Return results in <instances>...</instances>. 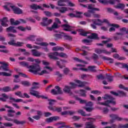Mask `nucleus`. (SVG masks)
<instances>
[{"label": "nucleus", "instance_id": "nucleus-1", "mask_svg": "<svg viewBox=\"0 0 128 128\" xmlns=\"http://www.w3.org/2000/svg\"><path fill=\"white\" fill-rule=\"evenodd\" d=\"M57 56H60V58H68V56L64 52H52L49 55V58H52V60H59Z\"/></svg>", "mask_w": 128, "mask_h": 128}, {"label": "nucleus", "instance_id": "nucleus-2", "mask_svg": "<svg viewBox=\"0 0 128 128\" xmlns=\"http://www.w3.org/2000/svg\"><path fill=\"white\" fill-rule=\"evenodd\" d=\"M88 12L84 14V15L86 18H90L92 16L90 14H94L95 10L100 12V8H94V5L92 4H88Z\"/></svg>", "mask_w": 128, "mask_h": 128}, {"label": "nucleus", "instance_id": "nucleus-3", "mask_svg": "<svg viewBox=\"0 0 128 128\" xmlns=\"http://www.w3.org/2000/svg\"><path fill=\"white\" fill-rule=\"evenodd\" d=\"M32 86H33L32 87L30 90V94H32V96H38L40 92L34 90H38V88H40V83L34 82L32 84Z\"/></svg>", "mask_w": 128, "mask_h": 128}, {"label": "nucleus", "instance_id": "nucleus-4", "mask_svg": "<svg viewBox=\"0 0 128 128\" xmlns=\"http://www.w3.org/2000/svg\"><path fill=\"white\" fill-rule=\"evenodd\" d=\"M29 68H30L29 71L30 72L34 74H40V72L42 70L40 66L38 64H34V65L30 66Z\"/></svg>", "mask_w": 128, "mask_h": 128}, {"label": "nucleus", "instance_id": "nucleus-5", "mask_svg": "<svg viewBox=\"0 0 128 128\" xmlns=\"http://www.w3.org/2000/svg\"><path fill=\"white\" fill-rule=\"evenodd\" d=\"M4 118L6 120H8V122H13L14 124H26V121L23 120V121H20L16 119L12 120L10 118H8L6 116H4Z\"/></svg>", "mask_w": 128, "mask_h": 128}, {"label": "nucleus", "instance_id": "nucleus-6", "mask_svg": "<svg viewBox=\"0 0 128 128\" xmlns=\"http://www.w3.org/2000/svg\"><path fill=\"white\" fill-rule=\"evenodd\" d=\"M55 88L57 91L55 89H52L50 92L52 94H54V96H56L58 94H62V88H60V86H56Z\"/></svg>", "mask_w": 128, "mask_h": 128}, {"label": "nucleus", "instance_id": "nucleus-7", "mask_svg": "<svg viewBox=\"0 0 128 128\" xmlns=\"http://www.w3.org/2000/svg\"><path fill=\"white\" fill-rule=\"evenodd\" d=\"M52 22V19L48 20V18H43L42 22H40V24L42 26H49Z\"/></svg>", "mask_w": 128, "mask_h": 128}, {"label": "nucleus", "instance_id": "nucleus-8", "mask_svg": "<svg viewBox=\"0 0 128 128\" xmlns=\"http://www.w3.org/2000/svg\"><path fill=\"white\" fill-rule=\"evenodd\" d=\"M10 8H12L14 14H22V10L15 6H10Z\"/></svg>", "mask_w": 128, "mask_h": 128}, {"label": "nucleus", "instance_id": "nucleus-9", "mask_svg": "<svg viewBox=\"0 0 128 128\" xmlns=\"http://www.w3.org/2000/svg\"><path fill=\"white\" fill-rule=\"evenodd\" d=\"M0 22H1V26H8V24H6L7 22H8V18L4 17L2 19L0 20Z\"/></svg>", "mask_w": 128, "mask_h": 128}, {"label": "nucleus", "instance_id": "nucleus-10", "mask_svg": "<svg viewBox=\"0 0 128 128\" xmlns=\"http://www.w3.org/2000/svg\"><path fill=\"white\" fill-rule=\"evenodd\" d=\"M60 62H62V64H60V61H57L56 62V65L60 68H66V66L64 65V64L68 62V61L64 60H60Z\"/></svg>", "mask_w": 128, "mask_h": 128}, {"label": "nucleus", "instance_id": "nucleus-11", "mask_svg": "<svg viewBox=\"0 0 128 128\" xmlns=\"http://www.w3.org/2000/svg\"><path fill=\"white\" fill-rule=\"evenodd\" d=\"M58 120H60V117L58 116H54L53 117H50L49 118H46V122L50 123V122H52L54 121Z\"/></svg>", "mask_w": 128, "mask_h": 128}, {"label": "nucleus", "instance_id": "nucleus-12", "mask_svg": "<svg viewBox=\"0 0 128 128\" xmlns=\"http://www.w3.org/2000/svg\"><path fill=\"white\" fill-rule=\"evenodd\" d=\"M88 38H90V40H99L98 35L96 33H91L90 36H88Z\"/></svg>", "mask_w": 128, "mask_h": 128}, {"label": "nucleus", "instance_id": "nucleus-13", "mask_svg": "<svg viewBox=\"0 0 128 128\" xmlns=\"http://www.w3.org/2000/svg\"><path fill=\"white\" fill-rule=\"evenodd\" d=\"M62 28H64V30L66 32H72V26L68 25V24H64L62 26Z\"/></svg>", "mask_w": 128, "mask_h": 128}, {"label": "nucleus", "instance_id": "nucleus-14", "mask_svg": "<svg viewBox=\"0 0 128 128\" xmlns=\"http://www.w3.org/2000/svg\"><path fill=\"white\" fill-rule=\"evenodd\" d=\"M0 68H2L4 72H12V70H10V68H8V64L5 63L4 65L0 66Z\"/></svg>", "mask_w": 128, "mask_h": 128}, {"label": "nucleus", "instance_id": "nucleus-15", "mask_svg": "<svg viewBox=\"0 0 128 128\" xmlns=\"http://www.w3.org/2000/svg\"><path fill=\"white\" fill-rule=\"evenodd\" d=\"M60 28V26H58V24L56 22H54L53 24L52 25V27H48L47 29L48 30L52 31V30H54L58 28Z\"/></svg>", "mask_w": 128, "mask_h": 128}, {"label": "nucleus", "instance_id": "nucleus-16", "mask_svg": "<svg viewBox=\"0 0 128 128\" xmlns=\"http://www.w3.org/2000/svg\"><path fill=\"white\" fill-rule=\"evenodd\" d=\"M118 3L119 4L114 6L115 8H119L121 10H124V8H126V4L122 3Z\"/></svg>", "mask_w": 128, "mask_h": 128}, {"label": "nucleus", "instance_id": "nucleus-17", "mask_svg": "<svg viewBox=\"0 0 128 128\" xmlns=\"http://www.w3.org/2000/svg\"><path fill=\"white\" fill-rule=\"evenodd\" d=\"M110 118H112V120H122V118L114 114H111L110 115Z\"/></svg>", "mask_w": 128, "mask_h": 128}, {"label": "nucleus", "instance_id": "nucleus-18", "mask_svg": "<svg viewBox=\"0 0 128 128\" xmlns=\"http://www.w3.org/2000/svg\"><path fill=\"white\" fill-rule=\"evenodd\" d=\"M10 24L11 26H18L20 24V22L18 20H15L14 18L10 19Z\"/></svg>", "mask_w": 128, "mask_h": 128}, {"label": "nucleus", "instance_id": "nucleus-19", "mask_svg": "<svg viewBox=\"0 0 128 128\" xmlns=\"http://www.w3.org/2000/svg\"><path fill=\"white\" fill-rule=\"evenodd\" d=\"M77 84H79V85H78V86L79 88H82V86H84L85 84H86L88 82H82L80 80H75Z\"/></svg>", "mask_w": 128, "mask_h": 128}, {"label": "nucleus", "instance_id": "nucleus-20", "mask_svg": "<svg viewBox=\"0 0 128 128\" xmlns=\"http://www.w3.org/2000/svg\"><path fill=\"white\" fill-rule=\"evenodd\" d=\"M32 54L34 56H40L42 53L36 50V49H34L32 50Z\"/></svg>", "mask_w": 128, "mask_h": 128}, {"label": "nucleus", "instance_id": "nucleus-21", "mask_svg": "<svg viewBox=\"0 0 128 128\" xmlns=\"http://www.w3.org/2000/svg\"><path fill=\"white\" fill-rule=\"evenodd\" d=\"M0 90H2V92H8L12 90V88L10 86H6L3 87L2 88H0Z\"/></svg>", "mask_w": 128, "mask_h": 128}, {"label": "nucleus", "instance_id": "nucleus-22", "mask_svg": "<svg viewBox=\"0 0 128 128\" xmlns=\"http://www.w3.org/2000/svg\"><path fill=\"white\" fill-rule=\"evenodd\" d=\"M78 114H80L82 116H90V114H86V112L82 110H78Z\"/></svg>", "mask_w": 128, "mask_h": 128}, {"label": "nucleus", "instance_id": "nucleus-23", "mask_svg": "<svg viewBox=\"0 0 128 128\" xmlns=\"http://www.w3.org/2000/svg\"><path fill=\"white\" fill-rule=\"evenodd\" d=\"M86 128H96V126L94 124H92L90 122H86Z\"/></svg>", "mask_w": 128, "mask_h": 128}, {"label": "nucleus", "instance_id": "nucleus-24", "mask_svg": "<svg viewBox=\"0 0 128 128\" xmlns=\"http://www.w3.org/2000/svg\"><path fill=\"white\" fill-rule=\"evenodd\" d=\"M2 96L3 98H0V100L2 102H6V100L8 98V96L5 93L2 94Z\"/></svg>", "mask_w": 128, "mask_h": 128}, {"label": "nucleus", "instance_id": "nucleus-25", "mask_svg": "<svg viewBox=\"0 0 128 128\" xmlns=\"http://www.w3.org/2000/svg\"><path fill=\"white\" fill-rule=\"evenodd\" d=\"M66 2V0H58V6H66V4L64 2Z\"/></svg>", "mask_w": 128, "mask_h": 128}, {"label": "nucleus", "instance_id": "nucleus-26", "mask_svg": "<svg viewBox=\"0 0 128 128\" xmlns=\"http://www.w3.org/2000/svg\"><path fill=\"white\" fill-rule=\"evenodd\" d=\"M52 50L54 52H58V50H61V52H63L64 50V48L60 46H54L52 48Z\"/></svg>", "mask_w": 128, "mask_h": 128}, {"label": "nucleus", "instance_id": "nucleus-27", "mask_svg": "<svg viewBox=\"0 0 128 128\" xmlns=\"http://www.w3.org/2000/svg\"><path fill=\"white\" fill-rule=\"evenodd\" d=\"M14 28V26H10L8 28H6V32H14V34L16 32V30Z\"/></svg>", "mask_w": 128, "mask_h": 128}, {"label": "nucleus", "instance_id": "nucleus-28", "mask_svg": "<svg viewBox=\"0 0 128 128\" xmlns=\"http://www.w3.org/2000/svg\"><path fill=\"white\" fill-rule=\"evenodd\" d=\"M116 2H120V0H106V4H116Z\"/></svg>", "mask_w": 128, "mask_h": 128}, {"label": "nucleus", "instance_id": "nucleus-29", "mask_svg": "<svg viewBox=\"0 0 128 128\" xmlns=\"http://www.w3.org/2000/svg\"><path fill=\"white\" fill-rule=\"evenodd\" d=\"M76 100H79L80 104H86V100H82L80 98H78V96H74Z\"/></svg>", "mask_w": 128, "mask_h": 128}, {"label": "nucleus", "instance_id": "nucleus-30", "mask_svg": "<svg viewBox=\"0 0 128 128\" xmlns=\"http://www.w3.org/2000/svg\"><path fill=\"white\" fill-rule=\"evenodd\" d=\"M88 70L89 72H96V66H88Z\"/></svg>", "mask_w": 128, "mask_h": 128}, {"label": "nucleus", "instance_id": "nucleus-31", "mask_svg": "<svg viewBox=\"0 0 128 128\" xmlns=\"http://www.w3.org/2000/svg\"><path fill=\"white\" fill-rule=\"evenodd\" d=\"M61 34H63V36L64 37V40H72V36L66 35V34L64 33V32H61Z\"/></svg>", "mask_w": 128, "mask_h": 128}, {"label": "nucleus", "instance_id": "nucleus-32", "mask_svg": "<svg viewBox=\"0 0 128 128\" xmlns=\"http://www.w3.org/2000/svg\"><path fill=\"white\" fill-rule=\"evenodd\" d=\"M102 60H111L109 62L110 64H112L114 62V59H112L110 58L106 57L105 56H102Z\"/></svg>", "mask_w": 128, "mask_h": 128}, {"label": "nucleus", "instance_id": "nucleus-33", "mask_svg": "<svg viewBox=\"0 0 128 128\" xmlns=\"http://www.w3.org/2000/svg\"><path fill=\"white\" fill-rule=\"evenodd\" d=\"M59 12L62 14H64L68 10V8L66 7H61L58 8Z\"/></svg>", "mask_w": 128, "mask_h": 128}, {"label": "nucleus", "instance_id": "nucleus-34", "mask_svg": "<svg viewBox=\"0 0 128 128\" xmlns=\"http://www.w3.org/2000/svg\"><path fill=\"white\" fill-rule=\"evenodd\" d=\"M20 66H25L28 68H30V66H28V62H20Z\"/></svg>", "mask_w": 128, "mask_h": 128}, {"label": "nucleus", "instance_id": "nucleus-35", "mask_svg": "<svg viewBox=\"0 0 128 128\" xmlns=\"http://www.w3.org/2000/svg\"><path fill=\"white\" fill-rule=\"evenodd\" d=\"M70 90V87L68 86H66L64 88H63L64 92H65L66 94H68Z\"/></svg>", "mask_w": 128, "mask_h": 128}, {"label": "nucleus", "instance_id": "nucleus-36", "mask_svg": "<svg viewBox=\"0 0 128 128\" xmlns=\"http://www.w3.org/2000/svg\"><path fill=\"white\" fill-rule=\"evenodd\" d=\"M106 52V50H100V49H98V48H96L95 50V52H96V54H99L103 53L105 52Z\"/></svg>", "mask_w": 128, "mask_h": 128}, {"label": "nucleus", "instance_id": "nucleus-37", "mask_svg": "<svg viewBox=\"0 0 128 128\" xmlns=\"http://www.w3.org/2000/svg\"><path fill=\"white\" fill-rule=\"evenodd\" d=\"M48 100L49 102L48 104H50V106H54V103L56 102V100H54L48 99Z\"/></svg>", "mask_w": 128, "mask_h": 128}, {"label": "nucleus", "instance_id": "nucleus-38", "mask_svg": "<svg viewBox=\"0 0 128 128\" xmlns=\"http://www.w3.org/2000/svg\"><path fill=\"white\" fill-rule=\"evenodd\" d=\"M84 110H86V112H92V110H94V108L90 107H83Z\"/></svg>", "mask_w": 128, "mask_h": 128}, {"label": "nucleus", "instance_id": "nucleus-39", "mask_svg": "<svg viewBox=\"0 0 128 128\" xmlns=\"http://www.w3.org/2000/svg\"><path fill=\"white\" fill-rule=\"evenodd\" d=\"M21 84L25 86H30L31 84L30 83V82L28 81H22Z\"/></svg>", "mask_w": 128, "mask_h": 128}, {"label": "nucleus", "instance_id": "nucleus-40", "mask_svg": "<svg viewBox=\"0 0 128 128\" xmlns=\"http://www.w3.org/2000/svg\"><path fill=\"white\" fill-rule=\"evenodd\" d=\"M118 96H126V93L124 91L118 90Z\"/></svg>", "mask_w": 128, "mask_h": 128}, {"label": "nucleus", "instance_id": "nucleus-41", "mask_svg": "<svg viewBox=\"0 0 128 128\" xmlns=\"http://www.w3.org/2000/svg\"><path fill=\"white\" fill-rule=\"evenodd\" d=\"M92 58L94 60V62L98 60L100 58H98V56L95 53L93 54L92 56Z\"/></svg>", "mask_w": 128, "mask_h": 128}, {"label": "nucleus", "instance_id": "nucleus-42", "mask_svg": "<svg viewBox=\"0 0 128 128\" xmlns=\"http://www.w3.org/2000/svg\"><path fill=\"white\" fill-rule=\"evenodd\" d=\"M106 76H107V80H108V82H112L114 81V76H110V75H108V74H106Z\"/></svg>", "mask_w": 128, "mask_h": 128}, {"label": "nucleus", "instance_id": "nucleus-43", "mask_svg": "<svg viewBox=\"0 0 128 128\" xmlns=\"http://www.w3.org/2000/svg\"><path fill=\"white\" fill-rule=\"evenodd\" d=\"M80 94L81 96H84V97L86 96V90H80Z\"/></svg>", "mask_w": 128, "mask_h": 128}, {"label": "nucleus", "instance_id": "nucleus-44", "mask_svg": "<svg viewBox=\"0 0 128 128\" xmlns=\"http://www.w3.org/2000/svg\"><path fill=\"white\" fill-rule=\"evenodd\" d=\"M10 100H14V102H22V99H15L14 98H12V97L10 98Z\"/></svg>", "mask_w": 128, "mask_h": 128}, {"label": "nucleus", "instance_id": "nucleus-45", "mask_svg": "<svg viewBox=\"0 0 128 128\" xmlns=\"http://www.w3.org/2000/svg\"><path fill=\"white\" fill-rule=\"evenodd\" d=\"M110 102H112L110 100H107L105 101L104 102V104H103V106H108L109 108H110Z\"/></svg>", "mask_w": 128, "mask_h": 128}, {"label": "nucleus", "instance_id": "nucleus-46", "mask_svg": "<svg viewBox=\"0 0 128 128\" xmlns=\"http://www.w3.org/2000/svg\"><path fill=\"white\" fill-rule=\"evenodd\" d=\"M36 44H38V46H48V43L44 42L36 43Z\"/></svg>", "mask_w": 128, "mask_h": 128}, {"label": "nucleus", "instance_id": "nucleus-47", "mask_svg": "<svg viewBox=\"0 0 128 128\" xmlns=\"http://www.w3.org/2000/svg\"><path fill=\"white\" fill-rule=\"evenodd\" d=\"M87 120H90L89 122H90L92 124H94V122H96V118H87Z\"/></svg>", "mask_w": 128, "mask_h": 128}, {"label": "nucleus", "instance_id": "nucleus-48", "mask_svg": "<svg viewBox=\"0 0 128 128\" xmlns=\"http://www.w3.org/2000/svg\"><path fill=\"white\" fill-rule=\"evenodd\" d=\"M70 84L71 85V86H70V88H71V90L72 88H76L78 86V84L74 82H70Z\"/></svg>", "mask_w": 128, "mask_h": 128}, {"label": "nucleus", "instance_id": "nucleus-49", "mask_svg": "<svg viewBox=\"0 0 128 128\" xmlns=\"http://www.w3.org/2000/svg\"><path fill=\"white\" fill-rule=\"evenodd\" d=\"M16 41L14 40H12L8 42V44H10V46H16Z\"/></svg>", "mask_w": 128, "mask_h": 128}, {"label": "nucleus", "instance_id": "nucleus-50", "mask_svg": "<svg viewBox=\"0 0 128 128\" xmlns=\"http://www.w3.org/2000/svg\"><path fill=\"white\" fill-rule=\"evenodd\" d=\"M37 6L38 4H32V5L30 6V8H32V10H36V9H37Z\"/></svg>", "mask_w": 128, "mask_h": 128}, {"label": "nucleus", "instance_id": "nucleus-51", "mask_svg": "<svg viewBox=\"0 0 128 128\" xmlns=\"http://www.w3.org/2000/svg\"><path fill=\"white\" fill-rule=\"evenodd\" d=\"M96 78L98 80H104V78H106L104 77V75H102V74H100L99 75H98L96 76Z\"/></svg>", "mask_w": 128, "mask_h": 128}, {"label": "nucleus", "instance_id": "nucleus-52", "mask_svg": "<svg viewBox=\"0 0 128 128\" xmlns=\"http://www.w3.org/2000/svg\"><path fill=\"white\" fill-rule=\"evenodd\" d=\"M94 106V104L92 102H86V106H88V108H92Z\"/></svg>", "mask_w": 128, "mask_h": 128}, {"label": "nucleus", "instance_id": "nucleus-53", "mask_svg": "<svg viewBox=\"0 0 128 128\" xmlns=\"http://www.w3.org/2000/svg\"><path fill=\"white\" fill-rule=\"evenodd\" d=\"M62 110V107H56L55 106L54 112H61Z\"/></svg>", "mask_w": 128, "mask_h": 128}, {"label": "nucleus", "instance_id": "nucleus-54", "mask_svg": "<svg viewBox=\"0 0 128 128\" xmlns=\"http://www.w3.org/2000/svg\"><path fill=\"white\" fill-rule=\"evenodd\" d=\"M63 72L64 74H68V72H70V69H68V68H64V70H63Z\"/></svg>", "mask_w": 128, "mask_h": 128}, {"label": "nucleus", "instance_id": "nucleus-55", "mask_svg": "<svg viewBox=\"0 0 128 128\" xmlns=\"http://www.w3.org/2000/svg\"><path fill=\"white\" fill-rule=\"evenodd\" d=\"M70 18H80V16H76L74 14L72 13H70L68 14Z\"/></svg>", "mask_w": 128, "mask_h": 128}, {"label": "nucleus", "instance_id": "nucleus-56", "mask_svg": "<svg viewBox=\"0 0 128 128\" xmlns=\"http://www.w3.org/2000/svg\"><path fill=\"white\" fill-rule=\"evenodd\" d=\"M2 76H10L12 74L6 72H2Z\"/></svg>", "mask_w": 128, "mask_h": 128}, {"label": "nucleus", "instance_id": "nucleus-57", "mask_svg": "<svg viewBox=\"0 0 128 128\" xmlns=\"http://www.w3.org/2000/svg\"><path fill=\"white\" fill-rule=\"evenodd\" d=\"M24 44L22 42H18L16 43L15 46H22V45Z\"/></svg>", "mask_w": 128, "mask_h": 128}, {"label": "nucleus", "instance_id": "nucleus-58", "mask_svg": "<svg viewBox=\"0 0 128 128\" xmlns=\"http://www.w3.org/2000/svg\"><path fill=\"white\" fill-rule=\"evenodd\" d=\"M48 74L49 72H48L46 70H43L41 72L39 73L38 74L39 76H42L43 74Z\"/></svg>", "mask_w": 128, "mask_h": 128}, {"label": "nucleus", "instance_id": "nucleus-59", "mask_svg": "<svg viewBox=\"0 0 128 128\" xmlns=\"http://www.w3.org/2000/svg\"><path fill=\"white\" fill-rule=\"evenodd\" d=\"M119 128H128V124H119Z\"/></svg>", "mask_w": 128, "mask_h": 128}, {"label": "nucleus", "instance_id": "nucleus-60", "mask_svg": "<svg viewBox=\"0 0 128 128\" xmlns=\"http://www.w3.org/2000/svg\"><path fill=\"white\" fill-rule=\"evenodd\" d=\"M44 14H46V16H52V12H50L48 11H44Z\"/></svg>", "mask_w": 128, "mask_h": 128}, {"label": "nucleus", "instance_id": "nucleus-61", "mask_svg": "<svg viewBox=\"0 0 128 128\" xmlns=\"http://www.w3.org/2000/svg\"><path fill=\"white\" fill-rule=\"evenodd\" d=\"M109 26H113L114 28H120V25L118 24H109Z\"/></svg>", "mask_w": 128, "mask_h": 128}, {"label": "nucleus", "instance_id": "nucleus-62", "mask_svg": "<svg viewBox=\"0 0 128 128\" xmlns=\"http://www.w3.org/2000/svg\"><path fill=\"white\" fill-rule=\"evenodd\" d=\"M15 94H16V96H20V98H24V96H22V92H16Z\"/></svg>", "mask_w": 128, "mask_h": 128}, {"label": "nucleus", "instance_id": "nucleus-63", "mask_svg": "<svg viewBox=\"0 0 128 128\" xmlns=\"http://www.w3.org/2000/svg\"><path fill=\"white\" fill-rule=\"evenodd\" d=\"M28 40H32V41L36 40L34 39V36L32 35L28 37Z\"/></svg>", "mask_w": 128, "mask_h": 128}, {"label": "nucleus", "instance_id": "nucleus-64", "mask_svg": "<svg viewBox=\"0 0 128 128\" xmlns=\"http://www.w3.org/2000/svg\"><path fill=\"white\" fill-rule=\"evenodd\" d=\"M110 110H108V108H103V112L104 114H108V112Z\"/></svg>", "mask_w": 128, "mask_h": 128}]
</instances>
